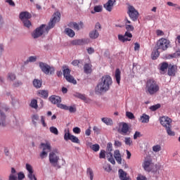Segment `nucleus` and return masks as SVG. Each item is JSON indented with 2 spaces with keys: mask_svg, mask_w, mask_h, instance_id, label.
Here are the masks:
<instances>
[{
  "mask_svg": "<svg viewBox=\"0 0 180 180\" xmlns=\"http://www.w3.org/2000/svg\"><path fill=\"white\" fill-rule=\"evenodd\" d=\"M61 19V14L60 12H56L53 14V18L50 20L49 25H41L39 27L37 28L32 33V36L34 39H37L42 36V34H47L50 29H53L57 22H60Z\"/></svg>",
  "mask_w": 180,
  "mask_h": 180,
  "instance_id": "1",
  "label": "nucleus"
},
{
  "mask_svg": "<svg viewBox=\"0 0 180 180\" xmlns=\"http://www.w3.org/2000/svg\"><path fill=\"white\" fill-rule=\"evenodd\" d=\"M112 77L109 75H104L101 78V82L95 88V91L97 94H102V92H106L109 91L110 85H112Z\"/></svg>",
  "mask_w": 180,
  "mask_h": 180,
  "instance_id": "2",
  "label": "nucleus"
},
{
  "mask_svg": "<svg viewBox=\"0 0 180 180\" xmlns=\"http://www.w3.org/2000/svg\"><path fill=\"white\" fill-rule=\"evenodd\" d=\"M145 89L148 95H157L160 92V84L154 79H148L146 82Z\"/></svg>",
  "mask_w": 180,
  "mask_h": 180,
  "instance_id": "3",
  "label": "nucleus"
},
{
  "mask_svg": "<svg viewBox=\"0 0 180 180\" xmlns=\"http://www.w3.org/2000/svg\"><path fill=\"white\" fill-rule=\"evenodd\" d=\"M125 29L127 32H125L124 35H118V40H120V41H122V43H124V41H130V40H131L133 34L129 32H133V30H134V27L130 24H127L125 25Z\"/></svg>",
  "mask_w": 180,
  "mask_h": 180,
  "instance_id": "4",
  "label": "nucleus"
},
{
  "mask_svg": "<svg viewBox=\"0 0 180 180\" xmlns=\"http://www.w3.org/2000/svg\"><path fill=\"white\" fill-rule=\"evenodd\" d=\"M171 42L165 38L160 39L156 43V49L160 51H165L169 47Z\"/></svg>",
  "mask_w": 180,
  "mask_h": 180,
  "instance_id": "5",
  "label": "nucleus"
},
{
  "mask_svg": "<svg viewBox=\"0 0 180 180\" xmlns=\"http://www.w3.org/2000/svg\"><path fill=\"white\" fill-rule=\"evenodd\" d=\"M39 67L42 72L46 75H51L52 74H54V71H56L54 67L50 66L47 63H44L43 62L39 63Z\"/></svg>",
  "mask_w": 180,
  "mask_h": 180,
  "instance_id": "6",
  "label": "nucleus"
},
{
  "mask_svg": "<svg viewBox=\"0 0 180 180\" xmlns=\"http://www.w3.org/2000/svg\"><path fill=\"white\" fill-rule=\"evenodd\" d=\"M64 133V140L65 141H68V140H70L72 143L79 144V139L77 136L71 134L69 129H65Z\"/></svg>",
  "mask_w": 180,
  "mask_h": 180,
  "instance_id": "7",
  "label": "nucleus"
},
{
  "mask_svg": "<svg viewBox=\"0 0 180 180\" xmlns=\"http://www.w3.org/2000/svg\"><path fill=\"white\" fill-rule=\"evenodd\" d=\"M128 14L129 18H131V20H134V22H136V20L139 19V11H137V10H136L133 6H129Z\"/></svg>",
  "mask_w": 180,
  "mask_h": 180,
  "instance_id": "8",
  "label": "nucleus"
},
{
  "mask_svg": "<svg viewBox=\"0 0 180 180\" xmlns=\"http://www.w3.org/2000/svg\"><path fill=\"white\" fill-rule=\"evenodd\" d=\"M71 70L69 68L64 69L63 75L65 77V79L68 82H70L71 84H74L75 85L77 84V80L74 79L71 75Z\"/></svg>",
  "mask_w": 180,
  "mask_h": 180,
  "instance_id": "9",
  "label": "nucleus"
},
{
  "mask_svg": "<svg viewBox=\"0 0 180 180\" xmlns=\"http://www.w3.org/2000/svg\"><path fill=\"white\" fill-rule=\"evenodd\" d=\"M118 131L120 134H122V136H129V134H130V131H129V124L126 122H122L120 124Z\"/></svg>",
  "mask_w": 180,
  "mask_h": 180,
  "instance_id": "10",
  "label": "nucleus"
},
{
  "mask_svg": "<svg viewBox=\"0 0 180 180\" xmlns=\"http://www.w3.org/2000/svg\"><path fill=\"white\" fill-rule=\"evenodd\" d=\"M160 124H162L163 127H165V129L167 127H169L170 126H172V124H171L172 123V120H171V118H169L167 116L160 117Z\"/></svg>",
  "mask_w": 180,
  "mask_h": 180,
  "instance_id": "11",
  "label": "nucleus"
},
{
  "mask_svg": "<svg viewBox=\"0 0 180 180\" xmlns=\"http://www.w3.org/2000/svg\"><path fill=\"white\" fill-rule=\"evenodd\" d=\"M25 168H26L27 171H28L27 176H28L29 179L37 180V178H36V176L34 174V170H33V167H32V165H30V164L27 163L25 165Z\"/></svg>",
  "mask_w": 180,
  "mask_h": 180,
  "instance_id": "12",
  "label": "nucleus"
},
{
  "mask_svg": "<svg viewBox=\"0 0 180 180\" xmlns=\"http://www.w3.org/2000/svg\"><path fill=\"white\" fill-rule=\"evenodd\" d=\"M60 160V158L57 156V154L54 152H51L49 154V162L53 167H57V164L58 162V160Z\"/></svg>",
  "mask_w": 180,
  "mask_h": 180,
  "instance_id": "13",
  "label": "nucleus"
},
{
  "mask_svg": "<svg viewBox=\"0 0 180 180\" xmlns=\"http://www.w3.org/2000/svg\"><path fill=\"white\" fill-rule=\"evenodd\" d=\"M143 167L145 171L151 172V171H153V168H154V164L151 162V160H145L143 164Z\"/></svg>",
  "mask_w": 180,
  "mask_h": 180,
  "instance_id": "14",
  "label": "nucleus"
},
{
  "mask_svg": "<svg viewBox=\"0 0 180 180\" xmlns=\"http://www.w3.org/2000/svg\"><path fill=\"white\" fill-rule=\"evenodd\" d=\"M58 106L60 109H63L64 110H69L70 113H75V112H77V108H75V106L69 107L64 104H58Z\"/></svg>",
  "mask_w": 180,
  "mask_h": 180,
  "instance_id": "15",
  "label": "nucleus"
},
{
  "mask_svg": "<svg viewBox=\"0 0 180 180\" xmlns=\"http://www.w3.org/2000/svg\"><path fill=\"white\" fill-rule=\"evenodd\" d=\"M49 101L51 102V103H53V105H57V107L58 108V105L61 104V98L58 96H52L49 97Z\"/></svg>",
  "mask_w": 180,
  "mask_h": 180,
  "instance_id": "16",
  "label": "nucleus"
},
{
  "mask_svg": "<svg viewBox=\"0 0 180 180\" xmlns=\"http://www.w3.org/2000/svg\"><path fill=\"white\" fill-rule=\"evenodd\" d=\"M118 175L120 180H130V176L122 169L118 170Z\"/></svg>",
  "mask_w": 180,
  "mask_h": 180,
  "instance_id": "17",
  "label": "nucleus"
},
{
  "mask_svg": "<svg viewBox=\"0 0 180 180\" xmlns=\"http://www.w3.org/2000/svg\"><path fill=\"white\" fill-rule=\"evenodd\" d=\"M116 3V0H108L106 4H104V8L108 12H112L113 9V5Z\"/></svg>",
  "mask_w": 180,
  "mask_h": 180,
  "instance_id": "18",
  "label": "nucleus"
},
{
  "mask_svg": "<svg viewBox=\"0 0 180 180\" xmlns=\"http://www.w3.org/2000/svg\"><path fill=\"white\" fill-rule=\"evenodd\" d=\"M84 26V24L82 22H80L79 24L75 22H70L68 24V27H71L72 29H74L75 30H79V29H82Z\"/></svg>",
  "mask_w": 180,
  "mask_h": 180,
  "instance_id": "19",
  "label": "nucleus"
},
{
  "mask_svg": "<svg viewBox=\"0 0 180 180\" xmlns=\"http://www.w3.org/2000/svg\"><path fill=\"white\" fill-rule=\"evenodd\" d=\"M41 148H42L44 151H47L49 153V151H51V144L50 142L46 141L41 143Z\"/></svg>",
  "mask_w": 180,
  "mask_h": 180,
  "instance_id": "20",
  "label": "nucleus"
},
{
  "mask_svg": "<svg viewBox=\"0 0 180 180\" xmlns=\"http://www.w3.org/2000/svg\"><path fill=\"white\" fill-rule=\"evenodd\" d=\"M2 110H5L6 112V108H3L2 110L0 109V115H1V122H0V126H2L3 127H5L6 126V117L5 114L2 112Z\"/></svg>",
  "mask_w": 180,
  "mask_h": 180,
  "instance_id": "21",
  "label": "nucleus"
},
{
  "mask_svg": "<svg viewBox=\"0 0 180 180\" xmlns=\"http://www.w3.org/2000/svg\"><path fill=\"white\" fill-rule=\"evenodd\" d=\"M32 18V14H30L27 11L21 12L20 13V20H26L27 19H30Z\"/></svg>",
  "mask_w": 180,
  "mask_h": 180,
  "instance_id": "22",
  "label": "nucleus"
},
{
  "mask_svg": "<svg viewBox=\"0 0 180 180\" xmlns=\"http://www.w3.org/2000/svg\"><path fill=\"white\" fill-rule=\"evenodd\" d=\"M114 157L118 164H122V155L120 150H115L114 151Z\"/></svg>",
  "mask_w": 180,
  "mask_h": 180,
  "instance_id": "23",
  "label": "nucleus"
},
{
  "mask_svg": "<svg viewBox=\"0 0 180 180\" xmlns=\"http://www.w3.org/2000/svg\"><path fill=\"white\" fill-rule=\"evenodd\" d=\"M84 71L85 74H91L92 72V65L86 63L84 66Z\"/></svg>",
  "mask_w": 180,
  "mask_h": 180,
  "instance_id": "24",
  "label": "nucleus"
},
{
  "mask_svg": "<svg viewBox=\"0 0 180 180\" xmlns=\"http://www.w3.org/2000/svg\"><path fill=\"white\" fill-rule=\"evenodd\" d=\"M89 37L90 39L95 40V39H98V37H99V32H98V30H92L89 32Z\"/></svg>",
  "mask_w": 180,
  "mask_h": 180,
  "instance_id": "25",
  "label": "nucleus"
},
{
  "mask_svg": "<svg viewBox=\"0 0 180 180\" xmlns=\"http://www.w3.org/2000/svg\"><path fill=\"white\" fill-rule=\"evenodd\" d=\"M176 72V67L174 65L169 67L168 75H169L170 77H174L175 76Z\"/></svg>",
  "mask_w": 180,
  "mask_h": 180,
  "instance_id": "26",
  "label": "nucleus"
},
{
  "mask_svg": "<svg viewBox=\"0 0 180 180\" xmlns=\"http://www.w3.org/2000/svg\"><path fill=\"white\" fill-rule=\"evenodd\" d=\"M85 44V39H75L71 41L72 46H82Z\"/></svg>",
  "mask_w": 180,
  "mask_h": 180,
  "instance_id": "27",
  "label": "nucleus"
},
{
  "mask_svg": "<svg viewBox=\"0 0 180 180\" xmlns=\"http://www.w3.org/2000/svg\"><path fill=\"white\" fill-rule=\"evenodd\" d=\"M159 67H160L161 73L165 74V72L167 71V70H168V63H160Z\"/></svg>",
  "mask_w": 180,
  "mask_h": 180,
  "instance_id": "28",
  "label": "nucleus"
},
{
  "mask_svg": "<svg viewBox=\"0 0 180 180\" xmlns=\"http://www.w3.org/2000/svg\"><path fill=\"white\" fill-rule=\"evenodd\" d=\"M101 121L103 123H105V124H107V126H112V124H113V120L109 117H103Z\"/></svg>",
  "mask_w": 180,
  "mask_h": 180,
  "instance_id": "29",
  "label": "nucleus"
},
{
  "mask_svg": "<svg viewBox=\"0 0 180 180\" xmlns=\"http://www.w3.org/2000/svg\"><path fill=\"white\" fill-rule=\"evenodd\" d=\"M18 176L16 175V170L15 168H11V174L9 176V180H17Z\"/></svg>",
  "mask_w": 180,
  "mask_h": 180,
  "instance_id": "30",
  "label": "nucleus"
},
{
  "mask_svg": "<svg viewBox=\"0 0 180 180\" xmlns=\"http://www.w3.org/2000/svg\"><path fill=\"white\" fill-rule=\"evenodd\" d=\"M107 158L109 162L112 164V165H115V164H116V161H115V158H113V154L112 153H107Z\"/></svg>",
  "mask_w": 180,
  "mask_h": 180,
  "instance_id": "31",
  "label": "nucleus"
},
{
  "mask_svg": "<svg viewBox=\"0 0 180 180\" xmlns=\"http://www.w3.org/2000/svg\"><path fill=\"white\" fill-rule=\"evenodd\" d=\"M160 57V49H157L152 52L153 60H157Z\"/></svg>",
  "mask_w": 180,
  "mask_h": 180,
  "instance_id": "32",
  "label": "nucleus"
},
{
  "mask_svg": "<svg viewBox=\"0 0 180 180\" xmlns=\"http://www.w3.org/2000/svg\"><path fill=\"white\" fill-rule=\"evenodd\" d=\"M41 81L37 79H34L33 81V85L34 88H37V89H39V88H41Z\"/></svg>",
  "mask_w": 180,
  "mask_h": 180,
  "instance_id": "33",
  "label": "nucleus"
},
{
  "mask_svg": "<svg viewBox=\"0 0 180 180\" xmlns=\"http://www.w3.org/2000/svg\"><path fill=\"white\" fill-rule=\"evenodd\" d=\"M38 94L41 98H47L49 96V91L47 90H39L38 91Z\"/></svg>",
  "mask_w": 180,
  "mask_h": 180,
  "instance_id": "34",
  "label": "nucleus"
},
{
  "mask_svg": "<svg viewBox=\"0 0 180 180\" xmlns=\"http://www.w3.org/2000/svg\"><path fill=\"white\" fill-rule=\"evenodd\" d=\"M141 123H148L150 122V116L143 114L141 117Z\"/></svg>",
  "mask_w": 180,
  "mask_h": 180,
  "instance_id": "35",
  "label": "nucleus"
},
{
  "mask_svg": "<svg viewBox=\"0 0 180 180\" xmlns=\"http://www.w3.org/2000/svg\"><path fill=\"white\" fill-rule=\"evenodd\" d=\"M120 74H121L120 70L116 69L115 77L117 81V84H118V85L120 84Z\"/></svg>",
  "mask_w": 180,
  "mask_h": 180,
  "instance_id": "36",
  "label": "nucleus"
},
{
  "mask_svg": "<svg viewBox=\"0 0 180 180\" xmlns=\"http://www.w3.org/2000/svg\"><path fill=\"white\" fill-rule=\"evenodd\" d=\"M86 175L90 180H94V170H92L90 167L87 168Z\"/></svg>",
  "mask_w": 180,
  "mask_h": 180,
  "instance_id": "37",
  "label": "nucleus"
},
{
  "mask_svg": "<svg viewBox=\"0 0 180 180\" xmlns=\"http://www.w3.org/2000/svg\"><path fill=\"white\" fill-rule=\"evenodd\" d=\"M65 32L66 34H68V36H69V37H74V36H75V32H74V30H72L70 28H66L65 30Z\"/></svg>",
  "mask_w": 180,
  "mask_h": 180,
  "instance_id": "38",
  "label": "nucleus"
},
{
  "mask_svg": "<svg viewBox=\"0 0 180 180\" xmlns=\"http://www.w3.org/2000/svg\"><path fill=\"white\" fill-rule=\"evenodd\" d=\"M89 146L93 151L98 152V150L101 148L98 144H92V143H89Z\"/></svg>",
  "mask_w": 180,
  "mask_h": 180,
  "instance_id": "39",
  "label": "nucleus"
},
{
  "mask_svg": "<svg viewBox=\"0 0 180 180\" xmlns=\"http://www.w3.org/2000/svg\"><path fill=\"white\" fill-rule=\"evenodd\" d=\"M152 150L153 153H160V151L162 150L161 145L157 144L153 146Z\"/></svg>",
  "mask_w": 180,
  "mask_h": 180,
  "instance_id": "40",
  "label": "nucleus"
},
{
  "mask_svg": "<svg viewBox=\"0 0 180 180\" xmlns=\"http://www.w3.org/2000/svg\"><path fill=\"white\" fill-rule=\"evenodd\" d=\"M49 130L51 133H53V134H55L56 136L58 135V129H57L56 127H51Z\"/></svg>",
  "mask_w": 180,
  "mask_h": 180,
  "instance_id": "41",
  "label": "nucleus"
},
{
  "mask_svg": "<svg viewBox=\"0 0 180 180\" xmlns=\"http://www.w3.org/2000/svg\"><path fill=\"white\" fill-rule=\"evenodd\" d=\"M171 127H172V125H171L170 127H166L167 133L168 136H175V132H174V131H172V130H171Z\"/></svg>",
  "mask_w": 180,
  "mask_h": 180,
  "instance_id": "42",
  "label": "nucleus"
},
{
  "mask_svg": "<svg viewBox=\"0 0 180 180\" xmlns=\"http://www.w3.org/2000/svg\"><path fill=\"white\" fill-rule=\"evenodd\" d=\"M124 143L126 146H131V144H133V141H131L130 137H126L124 139Z\"/></svg>",
  "mask_w": 180,
  "mask_h": 180,
  "instance_id": "43",
  "label": "nucleus"
},
{
  "mask_svg": "<svg viewBox=\"0 0 180 180\" xmlns=\"http://www.w3.org/2000/svg\"><path fill=\"white\" fill-rule=\"evenodd\" d=\"M160 108H161V104H156L150 106V110H152V112H155V110H157L158 109H160Z\"/></svg>",
  "mask_w": 180,
  "mask_h": 180,
  "instance_id": "44",
  "label": "nucleus"
},
{
  "mask_svg": "<svg viewBox=\"0 0 180 180\" xmlns=\"http://www.w3.org/2000/svg\"><path fill=\"white\" fill-rule=\"evenodd\" d=\"M22 22H23V25L24 26H25V27H30V26H32V22H30V20H29V19L22 20Z\"/></svg>",
  "mask_w": 180,
  "mask_h": 180,
  "instance_id": "45",
  "label": "nucleus"
},
{
  "mask_svg": "<svg viewBox=\"0 0 180 180\" xmlns=\"http://www.w3.org/2000/svg\"><path fill=\"white\" fill-rule=\"evenodd\" d=\"M32 123H33V124H34V126H36L37 122V120H39V115H32Z\"/></svg>",
  "mask_w": 180,
  "mask_h": 180,
  "instance_id": "46",
  "label": "nucleus"
},
{
  "mask_svg": "<svg viewBox=\"0 0 180 180\" xmlns=\"http://www.w3.org/2000/svg\"><path fill=\"white\" fill-rule=\"evenodd\" d=\"M31 108H34V109L37 108V100H32L30 103Z\"/></svg>",
  "mask_w": 180,
  "mask_h": 180,
  "instance_id": "47",
  "label": "nucleus"
},
{
  "mask_svg": "<svg viewBox=\"0 0 180 180\" xmlns=\"http://www.w3.org/2000/svg\"><path fill=\"white\" fill-rule=\"evenodd\" d=\"M48 154H49V152H47L46 150H43L40 153V158H41V160H43L44 158H46V157H47Z\"/></svg>",
  "mask_w": 180,
  "mask_h": 180,
  "instance_id": "48",
  "label": "nucleus"
},
{
  "mask_svg": "<svg viewBox=\"0 0 180 180\" xmlns=\"http://www.w3.org/2000/svg\"><path fill=\"white\" fill-rule=\"evenodd\" d=\"M99 158H106V152L104 150H101Z\"/></svg>",
  "mask_w": 180,
  "mask_h": 180,
  "instance_id": "49",
  "label": "nucleus"
},
{
  "mask_svg": "<svg viewBox=\"0 0 180 180\" xmlns=\"http://www.w3.org/2000/svg\"><path fill=\"white\" fill-rule=\"evenodd\" d=\"M8 79H10V81H13L16 79V76L13 73H8Z\"/></svg>",
  "mask_w": 180,
  "mask_h": 180,
  "instance_id": "50",
  "label": "nucleus"
},
{
  "mask_svg": "<svg viewBox=\"0 0 180 180\" xmlns=\"http://www.w3.org/2000/svg\"><path fill=\"white\" fill-rule=\"evenodd\" d=\"M112 143H108L107 144V151H108V153H112Z\"/></svg>",
  "mask_w": 180,
  "mask_h": 180,
  "instance_id": "51",
  "label": "nucleus"
},
{
  "mask_svg": "<svg viewBox=\"0 0 180 180\" xmlns=\"http://www.w3.org/2000/svg\"><path fill=\"white\" fill-rule=\"evenodd\" d=\"M126 116L128 119H134V115L133 114V112H127Z\"/></svg>",
  "mask_w": 180,
  "mask_h": 180,
  "instance_id": "52",
  "label": "nucleus"
},
{
  "mask_svg": "<svg viewBox=\"0 0 180 180\" xmlns=\"http://www.w3.org/2000/svg\"><path fill=\"white\" fill-rule=\"evenodd\" d=\"M102 6H94V12H102Z\"/></svg>",
  "mask_w": 180,
  "mask_h": 180,
  "instance_id": "53",
  "label": "nucleus"
},
{
  "mask_svg": "<svg viewBox=\"0 0 180 180\" xmlns=\"http://www.w3.org/2000/svg\"><path fill=\"white\" fill-rule=\"evenodd\" d=\"M73 133L75 134H79V133H81V129L78 127L73 128Z\"/></svg>",
  "mask_w": 180,
  "mask_h": 180,
  "instance_id": "54",
  "label": "nucleus"
},
{
  "mask_svg": "<svg viewBox=\"0 0 180 180\" xmlns=\"http://www.w3.org/2000/svg\"><path fill=\"white\" fill-rule=\"evenodd\" d=\"M76 96L82 101H85V99H86V97L84 94H77Z\"/></svg>",
  "mask_w": 180,
  "mask_h": 180,
  "instance_id": "55",
  "label": "nucleus"
},
{
  "mask_svg": "<svg viewBox=\"0 0 180 180\" xmlns=\"http://www.w3.org/2000/svg\"><path fill=\"white\" fill-rule=\"evenodd\" d=\"M36 60H37V58L36 56H30L27 61H29L30 63H34V61H36Z\"/></svg>",
  "mask_w": 180,
  "mask_h": 180,
  "instance_id": "56",
  "label": "nucleus"
},
{
  "mask_svg": "<svg viewBox=\"0 0 180 180\" xmlns=\"http://www.w3.org/2000/svg\"><path fill=\"white\" fill-rule=\"evenodd\" d=\"M18 180L24 179V178H25V174H23V172H19V173L18 174Z\"/></svg>",
  "mask_w": 180,
  "mask_h": 180,
  "instance_id": "57",
  "label": "nucleus"
},
{
  "mask_svg": "<svg viewBox=\"0 0 180 180\" xmlns=\"http://www.w3.org/2000/svg\"><path fill=\"white\" fill-rule=\"evenodd\" d=\"M87 53L89 54H94V53H95V49H94L92 47H89L87 49Z\"/></svg>",
  "mask_w": 180,
  "mask_h": 180,
  "instance_id": "58",
  "label": "nucleus"
},
{
  "mask_svg": "<svg viewBox=\"0 0 180 180\" xmlns=\"http://www.w3.org/2000/svg\"><path fill=\"white\" fill-rule=\"evenodd\" d=\"M41 123L43 125L44 127H46L47 126V124H46V121L44 120V117L41 116Z\"/></svg>",
  "mask_w": 180,
  "mask_h": 180,
  "instance_id": "59",
  "label": "nucleus"
},
{
  "mask_svg": "<svg viewBox=\"0 0 180 180\" xmlns=\"http://www.w3.org/2000/svg\"><path fill=\"white\" fill-rule=\"evenodd\" d=\"M136 180H147V178L145 176L139 174L138 175Z\"/></svg>",
  "mask_w": 180,
  "mask_h": 180,
  "instance_id": "60",
  "label": "nucleus"
},
{
  "mask_svg": "<svg viewBox=\"0 0 180 180\" xmlns=\"http://www.w3.org/2000/svg\"><path fill=\"white\" fill-rule=\"evenodd\" d=\"M93 130L94 133H96V134H99V133H101V130L96 126L94 127Z\"/></svg>",
  "mask_w": 180,
  "mask_h": 180,
  "instance_id": "61",
  "label": "nucleus"
},
{
  "mask_svg": "<svg viewBox=\"0 0 180 180\" xmlns=\"http://www.w3.org/2000/svg\"><path fill=\"white\" fill-rule=\"evenodd\" d=\"M156 34L157 36H164V32H162V30H156Z\"/></svg>",
  "mask_w": 180,
  "mask_h": 180,
  "instance_id": "62",
  "label": "nucleus"
},
{
  "mask_svg": "<svg viewBox=\"0 0 180 180\" xmlns=\"http://www.w3.org/2000/svg\"><path fill=\"white\" fill-rule=\"evenodd\" d=\"M6 2L8 4L11 6H15V2L13 0H6Z\"/></svg>",
  "mask_w": 180,
  "mask_h": 180,
  "instance_id": "63",
  "label": "nucleus"
},
{
  "mask_svg": "<svg viewBox=\"0 0 180 180\" xmlns=\"http://www.w3.org/2000/svg\"><path fill=\"white\" fill-rule=\"evenodd\" d=\"M86 136H91V127L85 131Z\"/></svg>",
  "mask_w": 180,
  "mask_h": 180,
  "instance_id": "64",
  "label": "nucleus"
}]
</instances>
